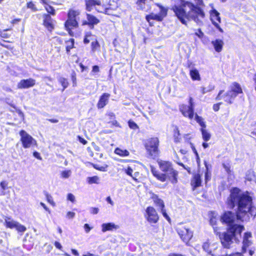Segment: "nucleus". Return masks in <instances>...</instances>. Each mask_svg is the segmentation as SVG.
Instances as JSON below:
<instances>
[{"label":"nucleus","instance_id":"obj_63","mask_svg":"<svg viewBox=\"0 0 256 256\" xmlns=\"http://www.w3.org/2000/svg\"><path fill=\"white\" fill-rule=\"evenodd\" d=\"M106 201L110 203L111 205H114V202H113L112 200L110 198V196H108V198H106Z\"/></svg>","mask_w":256,"mask_h":256},{"label":"nucleus","instance_id":"obj_44","mask_svg":"<svg viewBox=\"0 0 256 256\" xmlns=\"http://www.w3.org/2000/svg\"><path fill=\"white\" fill-rule=\"evenodd\" d=\"M71 79L72 82L73 86H75L76 85V74L74 71H72L71 74Z\"/></svg>","mask_w":256,"mask_h":256},{"label":"nucleus","instance_id":"obj_31","mask_svg":"<svg viewBox=\"0 0 256 256\" xmlns=\"http://www.w3.org/2000/svg\"><path fill=\"white\" fill-rule=\"evenodd\" d=\"M86 9L88 11H90L96 5V0H85Z\"/></svg>","mask_w":256,"mask_h":256},{"label":"nucleus","instance_id":"obj_43","mask_svg":"<svg viewBox=\"0 0 256 256\" xmlns=\"http://www.w3.org/2000/svg\"><path fill=\"white\" fill-rule=\"evenodd\" d=\"M124 172H125L128 176H130L132 177V178L134 179V180H136V178H135L136 177V176H134L132 174V173L133 172V170L132 169L128 166L127 168L125 169L124 170Z\"/></svg>","mask_w":256,"mask_h":256},{"label":"nucleus","instance_id":"obj_1","mask_svg":"<svg viewBox=\"0 0 256 256\" xmlns=\"http://www.w3.org/2000/svg\"><path fill=\"white\" fill-rule=\"evenodd\" d=\"M252 198L248 192H244L237 188L230 190V194L227 200L230 208L237 206L236 214L232 212H226L221 216L220 220L227 224V231L220 235L222 245L224 248H229L232 244V240H238L244 230L243 226L235 224L236 218L242 222L248 221L250 217L256 215V208L252 206Z\"/></svg>","mask_w":256,"mask_h":256},{"label":"nucleus","instance_id":"obj_15","mask_svg":"<svg viewBox=\"0 0 256 256\" xmlns=\"http://www.w3.org/2000/svg\"><path fill=\"white\" fill-rule=\"evenodd\" d=\"M36 84V80L29 78L20 80L18 84V88L19 89L28 88L34 86Z\"/></svg>","mask_w":256,"mask_h":256},{"label":"nucleus","instance_id":"obj_25","mask_svg":"<svg viewBox=\"0 0 256 256\" xmlns=\"http://www.w3.org/2000/svg\"><path fill=\"white\" fill-rule=\"evenodd\" d=\"M102 231L103 232H106L108 230H112L114 229L116 230L118 228V226L117 225H116L114 223H106L103 224H102Z\"/></svg>","mask_w":256,"mask_h":256},{"label":"nucleus","instance_id":"obj_33","mask_svg":"<svg viewBox=\"0 0 256 256\" xmlns=\"http://www.w3.org/2000/svg\"><path fill=\"white\" fill-rule=\"evenodd\" d=\"M114 152L118 155L122 156H126L130 154L129 152L126 150H122L117 148L114 150Z\"/></svg>","mask_w":256,"mask_h":256},{"label":"nucleus","instance_id":"obj_16","mask_svg":"<svg viewBox=\"0 0 256 256\" xmlns=\"http://www.w3.org/2000/svg\"><path fill=\"white\" fill-rule=\"evenodd\" d=\"M252 234L250 232H245L243 238L242 252L245 253L246 248L252 244V242L250 238H252Z\"/></svg>","mask_w":256,"mask_h":256},{"label":"nucleus","instance_id":"obj_58","mask_svg":"<svg viewBox=\"0 0 256 256\" xmlns=\"http://www.w3.org/2000/svg\"><path fill=\"white\" fill-rule=\"evenodd\" d=\"M222 104V102H220L218 104H214L213 106V110L215 112H217L220 109V106Z\"/></svg>","mask_w":256,"mask_h":256},{"label":"nucleus","instance_id":"obj_4","mask_svg":"<svg viewBox=\"0 0 256 256\" xmlns=\"http://www.w3.org/2000/svg\"><path fill=\"white\" fill-rule=\"evenodd\" d=\"M80 12L78 10H75L72 8L68 10L67 14V19L64 23L66 30L70 36H74V32L72 30L78 27V21Z\"/></svg>","mask_w":256,"mask_h":256},{"label":"nucleus","instance_id":"obj_2","mask_svg":"<svg viewBox=\"0 0 256 256\" xmlns=\"http://www.w3.org/2000/svg\"><path fill=\"white\" fill-rule=\"evenodd\" d=\"M172 10L180 22L185 25H186V20H191L200 24L201 22L200 18L204 17V13L200 7L184 0L172 6Z\"/></svg>","mask_w":256,"mask_h":256},{"label":"nucleus","instance_id":"obj_20","mask_svg":"<svg viewBox=\"0 0 256 256\" xmlns=\"http://www.w3.org/2000/svg\"><path fill=\"white\" fill-rule=\"evenodd\" d=\"M86 18L87 20L83 21L82 24L88 25L90 28H94V24H96V18L89 14H86Z\"/></svg>","mask_w":256,"mask_h":256},{"label":"nucleus","instance_id":"obj_32","mask_svg":"<svg viewBox=\"0 0 256 256\" xmlns=\"http://www.w3.org/2000/svg\"><path fill=\"white\" fill-rule=\"evenodd\" d=\"M214 213L212 216L210 220V225L213 227L214 230L215 232H217L218 228L217 227L215 226L216 224L218 218H216V216H214Z\"/></svg>","mask_w":256,"mask_h":256},{"label":"nucleus","instance_id":"obj_56","mask_svg":"<svg viewBox=\"0 0 256 256\" xmlns=\"http://www.w3.org/2000/svg\"><path fill=\"white\" fill-rule=\"evenodd\" d=\"M78 140H79V142L82 144L84 145V144H86L87 141L84 138L78 136Z\"/></svg>","mask_w":256,"mask_h":256},{"label":"nucleus","instance_id":"obj_60","mask_svg":"<svg viewBox=\"0 0 256 256\" xmlns=\"http://www.w3.org/2000/svg\"><path fill=\"white\" fill-rule=\"evenodd\" d=\"M47 120L52 123H57L58 122V120L56 118H49L47 119Z\"/></svg>","mask_w":256,"mask_h":256},{"label":"nucleus","instance_id":"obj_50","mask_svg":"<svg viewBox=\"0 0 256 256\" xmlns=\"http://www.w3.org/2000/svg\"><path fill=\"white\" fill-rule=\"evenodd\" d=\"M40 205L44 208V209L49 214H51V210L46 205V204L42 202H40Z\"/></svg>","mask_w":256,"mask_h":256},{"label":"nucleus","instance_id":"obj_28","mask_svg":"<svg viewBox=\"0 0 256 256\" xmlns=\"http://www.w3.org/2000/svg\"><path fill=\"white\" fill-rule=\"evenodd\" d=\"M26 7L27 8L30 9L32 12H36L38 10V8L36 2L30 0L26 2Z\"/></svg>","mask_w":256,"mask_h":256},{"label":"nucleus","instance_id":"obj_52","mask_svg":"<svg viewBox=\"0 0 256 256\" xmlns=\"http://www.w3.org/2000/svg\"><path fill=\"white\" fill-rule=\"evenodd\" d=\"M160 210H161V212L163 215V216L168 221L170 220V217L168 216V214H166V210L164 209V208H162V209H160Z\"/></svg>","mask_w":256,"mask_h":256},{"label":"nucleus","instance_id":"obj_34","mask_svg":"<svg viewBox=\"0 0 256 256\" xmlns=\"http://www.w3.org/2000/svg\"><path fill=\"white\" fill-rule=\"evenodd\" d=\"M44 193L46 196V201L53 207L56 206V202H54L52 196L50 194H49L48 192H47L44 191Z\"/></svg>","mask_w":256,"mask_h":256},{"label":"nucleus","instance_id":"obj_54","mask_svg":"<svg viewBox=\"0 0 256 256\" xmlns=\"http://www.w3.org/2000/svg\"><path fill=\"white\" fill-rule=\"evenodd\" d=\"M67 198L72 202H74L75 200L74 196L71 193L68 194Z\"/></svg>","mask_w":256,"mask_h":256},{"label":"nucleus","instance_id":"obj_40","mask_svg":"<svg viewBox=\"0 0 256 256\" xmlns=\"http://www.w3.org/2000/svg\"><path fill=\"white\" fill-rule=\"evenodd\" d=\"M167 9L165 8L164 7H162L160 9V13L158 14L161 17L162 20L166 16L167 14Z\"/></svg>","mask_w":256,"mask_h":256},{"label":"nucleus","instance_id":"obj_19","mask_svg":"<svg viewBox=\"0 0 256 256\" xmlns=\"http://www.w3.org/2000/svg\"><path fill=\"white\" fill-rule=\"evenodd\" d=\"M158 163L160 170L164 172V174L168 172L173 168L172 164L168 162L161 160L158 162Z\"/></svg>","mask_w":256,"mask_h":256},{"label":"nucleus","instance_id":"obj_35","mask_svg":"<svg viewBox=\"0 0 256 256\" xmlns=\"http://www.w3.org/2000/svg\"><path fill=\"white\" fill-rule=\"evenodd\" d=\"M200 130L202 134V139L206 142L209 140L211 136L210 134L205 129V128H202Z\"/></svg>","mask_w":256,"mask_h":256},{"label":"nucleus","instance_id":"obj_17","mask_svg":"<svg viewBox=\"0 0 256 256\" xmlns=\"http://www.w3.org/2000/svg\"><path fill=\"white\" fill-rule=\"evenodd\" d=\"M110 97V94L108 93H104L102 95L97 104V106L98 108H102L104 107L108 104Z\"/></svg>","mask_w":256,"mask_h":256},{"label":"nucleus","instance_id":"obj_39","mask_svg":"<svg viewBox=\"0 0 256 256\" xmlns=\"http://www.w3.org/2000/svg\"><path fill=\"white\" fill-rule=\"evenodd\" d=\"M180 136V131L178 130V127H176V128L174 130V142L176 143L180 142V138H179Z\"/></svg>","mask_w":256,"mask_h":256},{"label":"nucleus","instance_id":"obj_12","mask_svg":"<svg viewBox=\"0 0 256 256\" xmlns=\"http://www.w3.org/2000/svg\"><path fill=\"white\" fill-rule=\"evenodd\" d=\"M202 248L204 251L212 256H220L221 254L218 252V244H210L208 242H204L203 244Z\"/></svg>","mask_w":256,"mask_h":256},{"label":"nucleus","instance_id":"obj_51","mask_svg":"<svg viewBox=\"0 0 256 256\" xmlns=\"http://www.w3.org/2000/svg\"><path fill=\"white\" fill-rule=\"evenodd\" d=\"M75 216V213L72 212H68L66 214V217L68 219L73 218Z\"/></svg>","mask_w":256,"mask_h":256},{"label":"nucleus","instance_id":"obj_14","mask_svg":"<svg viewBox=\"0 0 256 256\" xmlns=\"http://www.w3.org/2000/svg\"><path fill=\"white\" fill-rule=\"evenodd\" d=\"M153 0H138L136 2L137 9L144 12H148L151 9L150 2Z\"/></svg>","mask_w":256,"mask_h":256},{"label":"nucleus","instance_id":"obj_10","mask_svg":"<svg viewBox=\"0 0 256 256\" xmlns=\"http://www.w3.org/2000/svg\"><path fill=\"white\" fill-rule=\"evenodd\" d=\"M177 232L182 240L186 242H188L192 237V232L185 226H178Z\"/></svg>","mask_w":256,"mask_h":256},{"label":"nucleus","instance_id":"obj_45","mask_svg":"<svg viewBox=\"0 0 256 256\" xmlns=\"http://www.w3.org/2000/svg\"><path fill=\"white\" fill-rule=\"evenodd\" d=\"M204 165L206 169V172H205V180L206 182H207L208 180H209L210 178V176L209 175L208 173V166L206 162H204Z\"/></svg>","mask_w":256,"mask_h":256},{"label":"nucleus","instance_id":"obj_49","mask_svg":"<svg viewBox=\"0 0 256 256\" xmlns=\"http://www.w3.org/2000/svg\"><path fill=\"white\" fill-rule=\"evenodd\" d=\"M87 182L89 184L96 183V176L88 178Z\"/></svg>","mask_w":256,"mask_h":256},{"label":"nucleus","instance_id":"obj_47","mask_svg":"<svg viewBox=\"0 0 256 256\" xmlns=\"http://www.w3.org/2000/svg\"><path fill=\"white\" fill-rule=\"evenodd\" d=\"M70 170H64L61 173V176L63 178H68L70 176Z\"/></svg>","mask_w":256,"mask_h":256},{"label":"nucleus","instance_id":"obj_13","mask_svg":"<svg viewBox=\"0 0 256 256\" xmlns=\"http://www.w3.org/2000/svg\"><path fill=\"white\" fill-rule=\"evenodd\" d=\"M210 20L212 24L218 30L223 32L222 29L220 27L218 23L220 22V13L215 9H213L210 12Z\"/></svg>","mask_w":256,"mask_h":256},{"label":"nucleus","instance_id":"obj_18","mask_svg":"<svg viewBox=\"0 0 256 256\" xmlns=\"http://www.w3.org/2000/svg\"><path fill=\"white\" fill-rule=\"evenodd\" d=\"M166 178H168L172 184H176L178 182V172L173 168L166 172Z\"/></svg>","mask_w":256,"mask_h":256},{"label":"nucleus","instance_id":"obj_9","mask_svg":"<svg viewBox=\"0 0 256 256\" xmlns=\"http://www.w3.org/2000/svg\"><path fill=\"white\" fill-rule=\"evenodd\" d=\"M180 110L184 116L192 119L194 114V104L192 98H190L188 106L182 104L180 106Z\"/></svg>","mask_w":256,"mask_h":256},{"label":"nucleus","instance_id":"obj_11","mask_svg":"<svg viewBox=\"0 0 256 256\" xmlns=\"http://www.w3.org/2000/svg\"><path fill=\"white\" fill-rule=\"evenodd\" d=\"M145 217L147 220L152 224H156L158 220V216L156 210L152 206H148L146 210Z\"/></svg>","mask_w":256,"mask_h":256},{"label":"nucleus","instance_id":"obj_24","mask_svg":"<svg viewBox=\"0 0 256 256\" xmlns=\"http://www.w3.org/2000/svg\"><path fill=\"white\" fill-rule=\"evenodd\" d=\"M202 182L200 176L199 174H195L191 182V184L196 188L200 186Z\"/></svg>","mask_w":256,"mask_h":256},{"label":"nucleus","instance_id":"obj_6","mask_svg":"<svg viewBox=\"0 0 256 256\" xmlns=\"http://www.w3.org/2000/svg\"><path fill=\"white\" fill-rule=\"evenodd\" d=\"M19 134L20 136V142L24 148H28L37 146L36 140L24 130H20Z\"/></svg>","mask_w":256,"mask_h":256},{"label":"nucleus","instance_id":"obj_38","mask_svg":"<svg viewBox=\"0 0 256 256\" xmlns=\"http://www.w3.org/2000/svg\"><path fill=\"white\" fill-rule=\"evenodd\" d=\"M94 36L90 32H87L84 36V44H88L90 40H94Z\"/></svg>","mask_w":256,"mask_h":256},{"label":"nucleus","instance_id":"obj_41","mask_svg":"<svg viewBox=\"0 0 256 256\" xmlns=\"http://www.w3.org/2000/svg\"><path fill=\"white\" fill-rule=\"evenodd\" d=\"M128 124L130 128L132 130H136L138 128V126L137 124L132 120H129L128 122Z\"/></svg>","mask_w":256,"mask_h":256},{"label":"nucleus","instance_id":"obj_53","mask_svg":"<svg viewBox=\"0 0 256 256\" xmlns=\"http://www.w3.org/2000/svg\"><path fill=\"white\" fill-rule=\"evenodd\" d=\"M79 66L80 68L81 72H84L85 71H87L88 69V66H84L82 63L80 62L79 64Z\"/></svg>","mask_w":256,"mask_h":256},{"label":"nucleus","instance_id":"obj_7","mask_svg":"<svg viewBox=\"0 0 256 256\" xmlns=\"http://www.w3.org/2000/svg\"><path fill=\"white\" fill-rule=\"evenodd\" d=\"M158 146L159 140L158 138H149L145 144V147L148 152L152 158H155L158 155Z\"/></svg>","mask_w":256,"mask_h":256},{"label":"nucleus","instance_id":"obj_46","mask_svg":"<svg viewBox=\"0 0 256 256\" xmlns=\"http://www.w3.org/2000/svg\"><path fill=\"white\" fill-rule=\"evenodd\" d=\"M108 165L104 164L102 166L97 164V170L102 172H106L107 170Z\"/></svg>","mask_w":256,"mask_h":256},{"label":"nucleus","instance_id":"obj_29","mask_svg":"<svg viewBox=\"0 0 256 256\" xmlns=\"http://www.w3.org/2000/svg\"><path fill=\"white\" fill-rule=\"evenodd\" d=\"M146 19L148 22H150L151 20H156L159 22L162 21L161 17L158 14L154 13H151L150 14L147 15L146 16Z\"/></svg>","mask_w":256,"mask_h":256},{"label":"nucleus","instance_id":"obj_55","mask_svg":"<svg viewBox=\"0 0 256 256\" xmlns=\"http://www.w3.org/2000/svg\"><path fill=\"white\" fill-rule=\"evenodd\" d=\"M54 246H55V247L60 250H62V246L60 244V242H57V241H56L54 242Z\"/></svg>","mask_w":256,"mask_h":256},{"label":"nucleus","instance_id":"obj_57","mask_svg":"<svg viewBox=\"0 0 256 256\" xmlns=\"http://www.w3.org/2000/svg\"><path fill=\"white\" fill-rule=\"evenodd\" d=\"M33 156L36 158L37 159L39 160H42V158L40 155V154L38 152H33Z\"/></svg>","mask_w":256,"mask_h":256},{"label":"nucleus","instance_id":"obj_64","mask_svg":"<svg viewBox=\"0 0 256 256\" xmlns=\"http://www.w3.org/2000/svg\"><path fill=\"white\" fill-rule=\"evenodd\" d=\"M178 164L180 166H183L186 170L188 172H190V168H186L185 167V166H184V164H182V163H180V162H178Z\"/></svg>","mask_w":256,"mask_h":256},{"label":"nucleus","instance_id":"obj_26","mask_svg":"<svg viewBox=\"0 0 256 256\" xmlns=\"http://www.w3.org/2000/svg\"><path fill=\"white\" fill-rule=\"evenodd\" d=\"M64 42L66 44V53L69 54L70 50L73 48L74 46V40L72 38H70L68 40H65Z\"/></svg>","mask_w":256,"mask_h":256},{"label":"nucleus","instance_id":"obj_22","mask_svg":"<svg viewBox=\"0 0 256 256\" xmlns=\"http://www.w3.org/2000/svg\"><path fill=\"white\" fill-rule=\"evenodd\" d=\"M212 44L216 52H220L222 51L224 45V42L222 40L217 39L215 40L212 41Z\"/></svg>","mask_w":256,"mask_h":256},{"label":"nucleus","instance_id":"obj_30","mask_svg":"<svg viewBox=\"0 0 256 256\" xmlns=\"http://www.w3.org/2000/svg\"><path fill=\"white\" fill-rule=\"evenodd\" d=\"M214 86L212 84H210L206 87L202 86L200 88V92L204 94L208 92H211L214 89Z\"/></svg>","mask_w":256,"mask_h":256},{"label":"nucleus","instance_id":"obj_3","mask_svg":"<svg viewBox=\"0 0 256 256\" xmlns=\"http://www.w3.org/2000/svg\"><path fill=\"white\" fill-rule=\"evenodd\" d=\"M224 91L221 90L219 92L216 99L217 100H223L228 104H232L237 96L242 93V90L240 84L236 82H233L230 86V90L223 94Z\"/></svg>","mask_w":256,"mask_h":256},{"label":"nucleus","instance_id":"obj_23","mask_svg":"<svg viewBox=\"0 0 256 256\" xmlns=\"http://www.w3.org/2000/svg\"><path fill=\"white\" fill-rule=\"evenodd\" d=\"M152 198L157 206H159L160 209L164 208V204L163 200L160 198L158 195L152 194Z\"/></svg>","mask_w":256,"mask_h":256},{"label":"nucleus","instance_id":"obj_36","mask_svg":"<svg viewBox=\"0 0 256 256\" xmlns=\"http://www.w3.org/2000/svg\"><path fill=\"white\" fill-rule=\"evenodd\" d=\"M58 82L62 86V91H64L68 86V80L64 78H60L58 79Z\"/></svg>","mask_w":256,"mask_h":256},{"label":"nucleus","instance_id":"obj_5","mask_svg":"<svg viewBox=\"0 0 256 256\" xmlns=\"http://www.w3.org/2000/svg\"><path fill=\"white\" fill-rule=\"evenodd\" d=\"M46 10V13L42 14V26L50 32L54 28L55 20H53L52 16H54L56 14V10L52 6L48 4V2L46 4H42Z\"/></svg>","mask_w":256,"mask_h":256},{"label":"nucleus","instance_id":"obj_37","mask_svg":"<svg viewBox=\"0 0 256 256\" xmlns=\"http://www.w3.org/2000/svg\"><path fill=\"white\" fill-rule=\"evenodd\" d=\"M195 120L196 121V122L198 123L199 124L202 126V128H206V124H205V122L204 121V119L202 118V117L196 114L195 116Z\"/></svg>","mask_w":256,"mask_h":256},{"label":"nucleus","instance_id":"obj_21","mask_svg":"<svg viewBox=\"0 0 256 256\" xmlns=\"http://www.w3.org/2000/svg\"><path fill=\"white\" fill-rule=\"evenodd\" d=\"M151 172L153 176L158 180L161 181L162 182H164L166 180V174L160 172L153 166H151Z\"/></svg>","mask_w":256,"mask_h":256},{"label":"nucleus","instance_id":"obj_62","mask_svg":"<svg viewBox=\"0 0 256 256\" xmlns=\"http://www.w3.org/2000/svg\"><path fill=\"white\" fill-rule=\"evenodd\" d=\"M56 42L58 44H63V40L62 38H58L56 39Z\"/></svg>","mask_w":256,"mask_h":256},{"label":"nucleus","instance_id":"obj_42","mask_svg":"<svg viewBox=\"0 0 256 256\" xmlns=\"http://www.w3.org/2000/svg\"><path fill=\"white\" fill-rule=\"evenodd\" d=\"M22 22V18H13L10 22V24L12 26H14L18 25Z\"/></svg>","mask_w":256,"mask_h":256},{"label":"nucleus","instance_id":"obj_61","mask_svg":"<svg viewBox=\"0 0 256 256\" xmlns=\"http://www.w3.org/2000/svg\"><path fill=\"white\" fill-rule=\"evenodd\" d=\"M196 34L198 36L199 38H202L203 35H204V34L203 32L201 31L200 30H198V32H196Z\"/></svg>","mask_w":256,"mask_h":256},{"label":"nucleus","instance_id":"obj_8","mask_svg":"<svg viewBox=\"0 0 256 256\" xmlns=\"http://www.w3.org/2000/svg\"><path fill=\"white\" fill-rule=\"evenodd\" d=\"M4 225L6 228H15L18 232H24L26 230L25 226L14 220L10 217L6 216L4 218Z\"/></svg>","mask_w":256,"mask_h":256},{"label":"nucleus","instance_id":"obj_27","mask_svg":"<svg viewBox=\"0 0 256 256\" xmlns=\"http://www.w3.org/2000/svg\"><path fill=\"white\" fill-rule=\"evenodd\" d=\"M190 74L193 80H200V76L198 70L194 68L190 70Z\"/></svg>","mask_w":256,"mask_h":256},{"label":"nucleus","instance_id":"obj_59","mask_svg":"<svg viewBox=\"0 0 256 256\" xmlns=\"http://www.w3.org/2000/svg\"><path fill=\"white\" fill-rule=\"evenodd\" d=\"M84 230L86 232H88L90 231V230L92 229V228H90L88 224H84Z\"/></svg>","mask_w":256,"mask_h":256},{"label":"nucleus","instance_id":"obj_48","mask_svg":"<svg viewBox=\"0 0 256 256\" xmlns=\"http://www.w3.org/2000/svg\"><path fill=\"white\" fill-rule=\"evenodd\" d=\"M8 182L6 180H2L0 182V186L2 190H6L8 188Z\"/></svg>","mask_w":256,"mask_h":256}]
</instances>
